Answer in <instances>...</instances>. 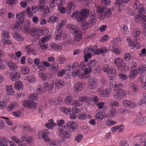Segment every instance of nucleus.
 Returning a JSON list of instances; mask_svg holds the SVG:
<instances>
[{
	"instance_id": "nucleus-49",
	"label": "nucleus",
	"mask_w": 146,
	"mask_h": 146,
	"mask_svg": "<svg viewBox=\"0 0 146 146\" xmlns=\"http://www.w3.org/2000/svg\"><path fill=\"white\" fill-rule=\"evenodd\" d=\"M125 0H116L114 3L115 5L119 7L121 4L124 3Z\"/></svg>"
},
{
	"instance_id": "nucleus-54",
	"label": "nucleus",
	"mask_w": 146,
	"mask_h": 146,
	"mask_svg": "<svg viewBox=\"0 0 146 146\" xmlns=\"http://www.w3.org/2000/svg\"><path fill=\"white\" fill-rule=\"evenodd\" d=\"M116 123V121H111L110 120L106 121V124L108 126L111 125H114Z\"/></svg>"
},
{
	"instance_id": "nucleus-31",
	"label": "nucleus",
	"mask_w": 146,
	"mask_h": 146,
	"mask_svg": "<svg viewBox=\"0 0 146 146\" xmlns=\"http://www.w3.org/2000/svg\"><path fill=\"white\" fill-rule=\"evenodd\" d=\"M114 86L117 89L116 90H122L123 86L122 84L119 82H116L114 84Z\"/></svg>"
},
{
	"instance_id": "nucleus-22",
	"label": "nucleus",
	"mask_w": 146,
	"mask_h": 146,
	"mask_svg": "<svg viewBox=\"0 0 146 146\" xmlns=\"http://www.w3.org/2000/svg\"><path fill=\"white\" fill-rule=\"evenodd\" d=\"M139 80L142 83V88L146 90V78L143 76H141Z\"/></svg>"
},
{
	"instance_id": "nucleus-10",
	"label": "nucleus",
	"mask_w": 146,
	"mask_h": 146,
	"mask_svg": "<svg viewBox=\"0 0 146 146\" xmlns=\"http://www.w3.org/2000/svg\"><path fill=\"white\" fill-rule=\"evenodd\" d=\"M97 18L96 17L95 14H94L90 17V20L87 21L92 27V26L95 25L97 21Z\"/></svg>"
},
{
	"instance_id": "nucleus-9",
	"label": "nucleus",
	"mask_w": 146,
	"mask_h": 146,
	"mask_svg": "<svg viewBox=\"0 0 146 146\" xmlns=\"http://www.w3.org/2000/svg\"><path fill=\"white\" fill-rule=\"evenodd\" d=\"M65 82L62 80L57 79L55 82V88L57 89L62 88L65 85Z\"/></svg>"
},
{
	"instance_id": "nucleus-3",
	"label": "nucleus",
	"mask_w": 146,
	"mask_h": 146,
	"mask_svg": "<svg viewBox=\"0 0 146 146\" xmlns=\"http://www.w3.org/2000/svg\"><path fill=\"white\" fill-rule=\"evenodd\" d=\"M134 20L137 23L139 22L140 21H144L141 25V27L143 29V34L146 36V16L138 14L135 16Z\"/></svg>"
},
{
	"instance_id": "nucleus-8",
	"label": "nucleus",
	"mask_w": 146,
	"mask_h": 146,
	"mask_svg": "<svg viewBox=\"0 0 146 146\" xmlns=\"http://www.w3.org/2000/svg\"><path fill=\"white\" fill-rule=\"evenodd\" d=\"M96 78H92L89 80L88 84L89 88L90 89H94L96 88Z\"/></svg>"
},
{
	"instance_id": "nucleus-41",
	"label": "nucleus",
	"mask_w": 146,
	"mask_h": 146,
	"mask_svg": "<svg viewBox=\"0 0 146 146\" xmlns=\"http://www.w3.org/2000/svg\"><path fill=\"white\" fill-rule=\"evenodd\" d=\"M38 32V30L36 28H33L32 29L30 28V31L28 33L29 34L31 35H34Z\"/></svg>"
},
{
	"instance_id": "nucleus-21",
	"label": "nucleus",
	"mask_w": 146,
	"mask_h": 146,
	"mask_svg": "<svg viewBox=\"0 0 146 146\" xmlns=\"http://www.w3.org/2000/svg\"><path fill=\"white\" fill-rule=\"evenodd\" d=\"M117 69L121 72H125L128 70V67L126 66L124 63L119 67H117Z\"/></svg>"
},
{
	"instance_id": "nucleus-32",
	"label": "nucleus",
	"mask_w": 146,
	"mask_h": 146,
	"mask_svg": "<svg viewBox=\"0 0 146 146\" xmlns=\"http://www.w3.org/2000/svg\"><path fill=\"white\" fill-rule=\"evenodd\" d=\"M7 65L9 68L13 71H15L17 68V66L15 63H13L12 62H8Z\"/></svg>"
},
{
	"instance_id": "nucleus-14",
	"label": "nucleus",
	"mask_w": 146,
	"mask_h": 146,
	"mask_svg": "<svg viewBox=\"0 0 146 146\" xmlns=\"http://www.w3.org/2000/svg\"><path fill=\"white\" fill-rule=\"evenodd\" d=\"M49 68L50 70L55 73L58 70V65L56 63H54L50 65Z\"/></svg>"
},
{
	"instance_id": "nucleus-53",
	"label": "nucleus",
	"mask_w": 146,
	"mask_h": 146,
	"mask_svg": "<svg viewBox=\"0 0 146 146\" xmlns=\"http://www.w3.org/2000/svg\"><path fill=\"white\" fill-rule=\"evenodd\" d=\"M66 70L63 69L59 71L57 74V75L59 77H61L65 74Z\"/></svg>"
},
{
	"instance_id": "nucleus-62",
	"label": "nucleus",
	"mask_w": 146,
	"mask_h": 146,
	"mask_svg": "<svg viewBox=\"0 0 146 146\" xmlns=\"http://www.w3.org/2000/svg\"><path fill=\"white\" fill-rule=\"evenodd\" d=\"M28 80L29 81V82L33 83L36 81V79L34 76H32L28 78Z\"/></svg>"
},
{
	"instance_id": "nucleus-51",
	"label": "nucleus",
	"mask_w": 146,
	"mask_h": 146,
	"mask_svg": "<svg viewBox=\"0 0 146 146\" xmlns=\"http://www.w3.org/2000/svg\"><path fill=\"white\" fill-rule=\"evenodd\" d=\"M83 138L82 134L77 135L75 138V141L78 142H80Z\"/></svg>"
},
{
	"instance_id": "nucleus-39",
	"label": "nucleus",
	"mask_w": 146,
	"mask_h": 146,
	"mask_svg": "<svg viewBox=\"0 0 146 146\" xmlns=\"http://www.w3.org/2000/svg\"><path fill=\"white\" fill-rule=\"evenodd\" d=\"M9 143L8 141H6L4 139H0V146H9L8 144Z\"/></svg>"
},
{
	"instance_id": "nucleus-43",
	"label": "nucleus",
	"mask_w": 146,
	"mask_h": 146,
	"mask_svg": "<svg viewBox=\"0 0 146 146\" xmlns=\"http://www.w3.org/2000/svg\"><path fill=\"white\" fill-rule=\"evenodd\" d=\"M11 139L17 143L19 146L22 144V142L21 141L19 140L15 137L12 136L11 137Z\"/></svg>"
},
{
	"instance_id": "nucleus-7",
	"label": "nucleus",
	"mask_w": 146,
	"mask_h": 146,
	"mask_svg": "<svg viewBox=\"0 0 146 146\" xmlns=\"http://www.w3.org/2000/svg\"><path fill=\"white\" fill-rule=\"evenodd\" d=\"M84 89L83 83L82 82H78L74 85L73 88L74 91L76 92H80Z\"/></svg>"
},
{
	"instance_id": "nucleus-15",
	"label": "nucleus",
	"mask_w": 146,
	"mask_h": 146,
	"mask_svg": "<svg viewBox=\"0 0 146 146\" xmlns=\"http://www.w3.org/2000/svg\"><path fill=\"white\" fill-rule=\"evenodd\" d=\"M20 73L19 72H17L12 74H10L11 79L13 81H15L16 80L19 79L20 77Z\"/></svg>"
},
{
	"instance_id": "nucleus-48",
	"label": "nucleus",
	"mask_w": 146,
	"mask_h": 146,
	"mask_svg": "<svg viewBox=\"0 0 146 146\" xmlns=\"http://www.w3.org/2000/svg\"><path fill=\"white\" fill-rule=\"evenodd\" d=\"M33 139L32 137L31 136L27 138L25 140L26 143L27 144L31 145L33 141Z\"/></svg>"
},
{
	"instance_id": "nucleus-18",
	"label": "nucleus",
	"mask_w": 146,
	"mask_h": 146,
	"mask_svg": "<svg viewBox=\"0 0 146 146\" xmlns=\"http://www.w3.org/2000/svg\"><path fill=\"white\" fill-rule=\"evenodd\" d=\"M13 35L14 38L18 41H23L24 39V38L18 33L14 32Z\"/></svg>"
},
{
	"instance_id": "nucleus-29",
	"label": "nucleus",
	"mask_w": 146,
	"mask_h": 146,
	"mask_svg": "<svg viewBox=\"0 0 146 146\" xmlns=\"http://www.w3.org/2000/svg\"><path fill=\"white\" fill-rule=\"evenodd\" d=\"M143 98L138 102L139 105H141L143 104L146 105V92H145L143 94Z\"/></svg>"
},
{
	"instance_id": "nucleus-40",
	"label": "nucleus",
	"mask_w": 146,
	"mask_h": 146,
	"mask_svg": "<svg viewBox=\"0 0 146 146\" xmlns=\"http://www.w3.org/2000/svg\"><path fill=\"white\" fill-rule=\"evenodd\" d=\"M16 19H18L20 21V22L22 23L24 19V17L22 15L21 13H19L17 14L16 13Z\"/></svg>"
},
{
	"instance_id": "nucleus-2",
	"label": "nucleus",
	"mask_w": 146,
	"mask_h": 146,
	"mask_svg": "<svg viewBox=\"0 0 146 146\" xmlns=\"http://www.w3.org/2000/svg\"><path fill=\"white\" fill-rule=\"evenodd\" d=\"M69 29L70 32L74 34L75 36L74 40L76 42H79L82 37V33L80 29L76 25L74 26L72 25H69Z\"/></svg>"
},
{
	"instance_id": "nucleus-4",
	"label": "nucleus",
	"mask_w": 146,
	"mask_h": 146,
	"mask_svg": "<svg viewBox=\"0 0 146 146\" xmlns=\"http://www.w3.org/2000/svg\"><path fill=\"white\" fill-rule=\"evenodd\" d=\"M66 126L67 128H68L69 131L70 132H74L78 127L77 124L73 121L67 122Z\"/></svg>"
},
{
	"instance_id": "nucleus-6",
	"label": "nucleus",
	"mask_w": 146,
	"mask_h": 146,
	"mask_svg": "<svg viewBox=\"0 0 146 146\" xmlns=\"http://www.w3.org/2000/svg\"><path fill=\"white\" fill-rule=\"evenodd\" d=\"M58 135L60 138H62V139L64 140L65 138L68 139L70 137L71 135L70 133H68L65 130L62 129L59 130Z\"/></svg>"
},
{
	"instance_id": "nucleus-57",
	"label": "nucleus",
	"mask_w": 146,
	"mask_h": 146,
	"mask_svg": "<svg viewBox=\"0 0 146 146\" xmlns=\"http://www.w3.org/2000/svg\"><path fill=\"white\" fill-rule=\"evenodd\" d=\"M122 126V125H118L115 126L111 128V130L113 132H115L119 128Z\"/></svg>"
},
{
	"instance_id": "nucleus-5",
	"label": "nucleus",
	"mask_w": 146,
	"mask_h": 146,
	"mask_svg": "<svg viewBox=\"0 0 146 146\" xmlns=\"http://www.w3.org/2000/svg\"><path fill=\"white\" fill-rule=\"evenodd\" d=\"M126 92L124 90H121L113 96L114 98L117 100H120L125 98L127 95Z\"/></svg>"
},
{
	"instance_id": "nucleus-60",
	"label": "nucleus",
	"mask_w": 146,
	"mask_h": 146,
	"mask_svg": "<svg viewBox=\"0 0 146 146\" xmlns=\"http://www.w3.org/2000/svg\"><path fill=\"white\" fill-rule=\"evenodd\" d=\"M21 113V112L19 110L16 111L15 112H13V115L17 117H19Z\"/></svg>"
},
{
	"instance_id": "nucleus-46",
	"label": "nucleus",
	"mask_w": 146,
	"mask_h": 146,
	"mask_svg": "<svg viewBox=\"0 0 146 146\" xmlns=\"http://www.w3.org/2000/svg\"><path fill=\"white\" fill-rule=\"evenodd\" d=\"M137 74L135 73V71L134 70H131L129 75V78L130 79H133L136 76Z\"/></svg>"
},
{
	"instance_id": "nucleus-52",
	"label": "nucleus",
	"mask_w": 146,
	"mask_h": 146,
	"mask_svg": "<svg viewBox=\"0 0 146 146\" xmlns=\"http://www.w3.org/2000/svg\"><path fill=\"white\" fill-rule=\"evenodd\" d=\"M87 114L86 113L80 114L78 116V118L80 119H85L87 117Z\"/></svg>"
},
{
	"instance_id": "nucleus-12",
	"label": "nucleus",
	"mask_w": 146,
	"mask_h": 146,
	"mask_svg": "<svg viewBox=\"0 0 146 146\" xmlns=\"http://www.w3.org/2000/svg\"><path fill=\"white\" fill-rule=\"evenodd\" d=\"M141 33V31L139 29L134 30L133 32V35L135 41L139 40V36Z\"/></svg>"
},
{
	"instance_id": "nucleus-44",
	"label": "nucleus",
	"mask_w": 146,
	"mask_h": 146,
	"mask_svg": "<svg viewBox=\"0 0 146 146\" xmlns=\"http://www.w3.org/2000/svg\"><path fill=\"white\" fill-rule=\"evenodd\" d=\"M29 69L27 67H24L21 70V72L22 74L25 75L28 73L29 72Z\"/></svg>"
},
{
	"instance_id": "nucleus-17",
	"label": "nucleus",
	"mask_w": 146,
	"mask_h": 146,
	"mask_svg": "<svg viewBox=\"0 0 146 146\" xmlns=\"http://www.w3.org/2000/svg\"><path fill=\"white\" fill-rule=\"evenodd\" d=\"M117 72L115 70H113L109 74V78L110 80H114L116 78Z\"/></svg>"
},
{
	"instance_id": "nucleus-64",
	"label": "nucleus",
	"mask_w": 146,
	"mask_h": 146,
	"mask_svg": "<svg viewBox=\"0 0 146 146\" xmlns=\"http://www.w3.org/2000/svg\"><path fill=\"white\" fill-rule=\"evenodd\" d=\"M48 142H50L49 144V146H57V143L55 141H51L50 139L49 141Z\"/></svg>"
},
{
	"instance_id": "nucleus-42",
	"label": "nucleus",
	"mask_w": 146,
	"mask_h": 146,
	"mask_svg": "<svg viewBox=\"0 0 146 146\" xmlns=\"http://www.w3.org/2000/svg\"><path fill=\"white\" fill-rule=\"evenodd\" d=\"M121 30L125 34H127L129 32L127 26L125 25H123L122 26L121 29Z\"/></svg>"
},
{
	"instance_id": "nucleus-35",
	"label": "nucleus",
	"mask_w": 146,
	"mask_h": 146,
	"mask_svg": "<svg viewBox=\"0 0 146 146\" xmlns=\"http://www.w3.org/2000/svg\"><path fill=\"white\" fill-rule=\"evenodd\" d=\"M111 9L110 8H109L104 13V15L103 17L104 19L105 17H111L112 13L111 12Z\"/></svg>"
},
{
	"instance_id": "nucleus-59",
	"label": "nucleus",
	"mask_w": 146,
	"mask_h": 146,
	"mask_svg": "<svg viewBox=\"0 0 146 146\" xmlns=\"http://www.w3.org/2000/svg\"><path fill=\"white\" fill-rule=\"evenodd\" d=\"M118 76L120 78L123 80H126L127 78L125 74H122L121 73H119Z\"/></svg>"
},
{
	"instance_id": "nucleus-37",
	"label": "nucleus",
	"mask_w": 146,
	"mask_h": 146,
	"mask_svg": "<svg viewBox=\"0 0 146 146\" xmlns=\"http://www.w3.org/2000/svg\"><path fill=\"white\" fill-rule=\"evenodd\" d=\"M139 71H137V72L138 73L140 74H143L144 72L146 71V67L143 66H139Z\"/></svg>"
},
{
	"instance_id": "nucleus-38",
	"label": "nucleus",
	"mask_w": 146,
	"mask_h": 146,
	"mask_svg": "<svg viewBox=\"0 0 146 146\" xmlns=\"http://www.w3.org/2000/svg\"><path fill=\"white\" fill-rule=\"evenodd\" d=\"M104 118L102 113V112H99L96 114L95 116L96 119L98 121H100L102 119Z\"/></svg>"
},
{
	"instance_id": "nucleus-30",
	"label": "nucleus",
	"mask_w": 146,
	"mask_h": 146,
	"mask_svg": "<svg viewBox=\"0 0 146 146\" xmlns=\"http://www.w3.org/2000/svg\"><path fill=\"white\" fill-rule=\"evenodd\" d=\"M88 22L87 21L85 23H84L81 25V29L83 30H85L87 29L88 28H90L91 27V26L90 25Z\"/></svg>"
},
{
	"instance_id": "nucleus-13",
	"label": "nucleus",
	"mask_w": 146,
	"mask_h": 146,
	"mask_svg": "<svg viewBox=\"0 0 146 146\" xmlns=\"http://www.w3.org/2000/svg\"><path fill=\"white\" fill-rule=\"evenodd\" d=\"M23 86L21 81H18L15 82V88L16 89L19 90L20 91H22Z\"/></svg>"
},
{
	"instance_id": "nucleus-58",
	"label": "nucleus",
	"mask_w": 146,
	"mask_h": 146,
	"mask_svg": "<svg viewBox=\"0 0 146 146\" xmlns=\"http://www.w3.org/2000/svg\"><path fill=\"white\" fill-rule=\"evenodd\" d=\"M109 38V36L108 35H105L101 38V39L100 40V41L101 42H104L107 41Z\"/></svg>"
},
{
	"instance_id": "nucleus-50",
	"label": "nucleus",
	"mask_w": 146,
	"mask_h": 146,
	"mask_svg": "<svg viewBox=\"0 0 146 146\" xmlns=\"http://www.w3.org/2000/svg\"><path fill=\"white\" fill-rule=\"evenodd\" d=\"M131 101L128 100H124L123 101V105L125 107H129Z\"/></svg>"
},
{
	"instance_id": "nucleus-61",
	"label": "nucleus",
	"mask_w": 146,
	"mask_h": 146,
	"mask_svg": "<svg viewBox=\"0 0 146 146\" xmlns=\"http://www.w3.org/2000/svg\"><path fill=\"white\" fill-rule=\"evenodd\" d=\"M131 58V55L129 53H127L124 55L125 59L127 60H129Z\"/></svg>"
},
{
	"instance_id": "nucleus-33",
	"label": "nucleus",
	"mask_w": 146,
	"mask_h": 146,
	"mask_svg": "<svg viewBox=\"0 0 146 146\" xmlns=\"http://www.w3.org/2000/svg\"><path fill=\"white\" fill-rule=\"evenodd\" d=\"M130 88L132 90V92L136 93L138 90L137 86L133 83L131 84L130 85Z\"/></svg>"
},
{
	"instance_id": "nucleus-25",
	"label": "nucleus",
	"mask_w": 146,
	"mask_h": 146,
	"mask_svg": "<svg viewBox=\"0 0 146 146\" xmlns=\"http://www.w3.org/2000/svg\"><path fill=\"white\" fill-rule=\"evenodd\" d=\"M135 137L137 139H139V143L142 145V146H146V139L144 137L140 138L139 136H136Z\"/></svg>"
},
{
	"instance_id": "nucleus-19",
	"label": "nucleus",
	"mask_w": 146,
	"mask_h": 146,
	"mask_svg": "<svg viewBox=\"0 0 146 146\" xmlns=\"http://www.w3.org/2000/svg\"><path fill=\"white\" fill-rule=\"evenodd\" d=\"M114 62L117 67H119L123 63V60L120 58H115L114 60Z\"/></svg>"
},
{
	"instance_id": "nucleus-28",
	"label": "nucleus",
	"mask_w": 146,
	"mask_h": 146,
	"mask_svg": "<svg viewBox=\"0 0 146 146\" xmlns=\"http://www.w3.org/2000/svg\"><path fill=\"white\" fill-rule=\"evenodd\" d=\"M116 114V110L113 108H111L108 113L109 116L110 117H112L115 116Z\"/></svg>"
},
{
	"instance_id": "nucleus-34",
	"label": "nucleus",
	"mask_w": 146,
	"mask_h": 146,
	"mask_svg": "<svg viewBox=\"0 0 146 146\" xmlns=\"http://www.w3.org/2000/svg\"><path fill=\"white\" fill-rule=\"evenodd\" d=\"M96 63V60L95 59H92L89 61L86 65L87 66L93 68L95 66Z\"/></svg>"
},
{
	"instance_id": "nucleus-26",
	"label": "nucleus",
	"mask_w": 146,
	"mask_h": 146,
	"mask_svg": "<svg viewBox=\"0 0 146 146\" xmlns=\"http://www.w3.org/2000/svg\"><path fill=\"white\" fill-rule=\"evenodd\" d=\"M73 101L71 97L69 96H68L66 98L65 100V104L68 105H72V104H73Z\"/></svg>"
},
{
	"instance_id": "nucleus-11",
	"label": "nucleus",
	"mask_w": 146,
	"mask_h": 146,
	"mask_svg": "<svg viewBox=\"0 0 146 146\" xmlns=\"http://www.w3.org/2000/svg\"><path fill=\"white\" fill-rule=\"evenodd\" d=\"M50 134L49 131L48 129H44L43 132V135L42 136V138L43 139L45 142H48L49 141L50 139L48 137Z\"/></svg>"
},
{
	"instance_id": "nucleus-47",
	"label": "nucleus",
	"mask_w": 146,
	"mask_h": 146,
	"mask_svg": "<svg viewBox=\"0 0 146 146\" xmlns=\"http://www.w3.org/2000/svg\"><path fill=\"white\" fill-rule=\"evenodd\" d=\"M29 97L32 100H36L37 99V94L35 93L32 94L30 95Z\"/></svg>"
},
{
	"instance_id": "nucleus-16",
	"label": "nucleus",
	"mask_w": 146,
	"mask_h": 146,
	"mask_svg": "<svg viewBox=\"0 0 146 146\" xmlns=\"http://www.w3.org/2000/svg\"><path fill=\"white\" fill-rule=\"evenodd\" d=\"M100 95L101 97H106L108 96L110 94L108 89L101 90L100 92Z\"/></svg>"
},
{
	"instance_id": "nucleus-55",
	"label": "nucleus",
	"mask_w": 146,
	"mask_h": 146,
	"mask_svg": "<svg viewBox=\"0 0 146 146\" xmlns=\"http://www.w3.org/2000/svg\"><path fill=\"white\" fill-rule=\"evenodd\" d=\"M110 105L112 106H117L119 105V103L117 102L111 101L110 102Z\"/></svg>"
},
{
	"instance_id": "nucleus-36",
	"label": "nucleus",
	"mask_w": 146,
	"mask_h": 146,
	"mask_svg": "<svg viewBox=\"0 0 146 146\" xmlns=\"http://www.w3.org/2000/svg\"><path fill=\"white\" fill-rule=\"evenodd\" d=\"M84 53L85 54L84 55V61L86 62L88 61V59H90L92 56L91 53H86L85 50H84Z\"/></svg>"
},
{
	"instance_id": "nucleus-20",
	"label": "nucleus",
	"mask_w": 146,
	"mask_h": 146,
	"mask_svg": "<svg viewBox=\"0 0 146 146\" xmlns=\"http://www.w3.org/2000/svg\"><path fill=\"white\" fill-rule=\"evenodd\" d=\"M39 3L37 6V9H38V11L40 10V11L42 10L44 6L45 3L44 0H39Z\"/></svg>"
},
{
	"instance_id": "nucleus-23",
	"label": "nucleus",
	"mask_w": 146,
	"mask_h": 146,
	"mask_svg": "<svg viewBox=\"0 0 146 146\" xmlns=\"http://www.w3.org/2000/svg\"><path fill=\"white\" fill-rule=\"evenodd\" d=\"M50 46L53 48L55 50L60 51L62 50L61 46L59 45L54 43H52L50 44Z\"/></svg>"
},
{
	"instance_id": "nucleus-24",
	"label": "nucleus",
	"mask_w": 146,
	"mask_h": 146,
	"mask_svg": "<svg viewBox=\"0 0 146 146\" xmlns=\"http://www.w3.org/2000/svg\"><path fill=\"white\" fill-rule=\"evenodd\" d=\"M111 67L107 65H105L103 67V70L104 72L107 73L108 74H109L110 72H111L113 70Z\"/></svg>"
},
{
	"instance_id": "nucleus-1",
	"label": "nucleus",
	"mask_w": 146,
	"mask_h": 146,
	"mask_svg": "<svg viewBox=\"0 0 146 146\" xmlns=\"http://www.w3.org/2000/svg\"><path fill=\"white\" fill-rule=\"evenodd\" d=\"M89 11L86 9H82L80 11H74L72 14V17H76L77 21L80 23H82L89 15Z\"/></svg>"
},
{
	"instance_id": "nucleus-56",
	"label": "nucleus",
	"mask_w": 146,
	"mask_h": 146,
	"mask_svg": "<svg viewBox=\"0 0 146 146\" xmlns=\"http://www.w3.org/2000/svg\"><path fill=\"white\" fill-rule=\"evenodd\" d=\"M30 104H29V106L30 107L29 108L33 109L36 107L37 104L35 102L30 101Z\"/></svg>"
},
{
	"instance_id": "nucleus-63",
	"label": "nucleus",
	"mask_w": 146,
	"mask_h": 146,
	"mask_svg": "<svg viewBox=\"0 0 146 146\" xmlns=\"http://www.w3.org/2000/svg\"><path fill=\"white\" fill-rule=\"evenodd\" d=\"M120 146H129L127 141L123 140L121 141L119 143Z\"/></svg>"
},
{
	"instance_id": "nucleus-27",
	"label": "nucleus",
	"mask_w": 146,
	"mask_h": 146,
	"mask_svg": "<svg viewBox=\"0 0 146 146\" xmlns=\"http://www.w3.org/2000/svg\"><path fill=\"white\" fill-rule=\"evenodd\" d=\"M6 90L7 91V93L8 95H13L14 94V92L12 86H7L6 87Z\"/></svg>"
},
{
	"instance_id": "nucleus-45",
	"label": "nucleus",
	"mask_w": 146,
	"mask_h": 146,
	"mask_svg": "<svg viewBox=\"0 0 146 146\" xmlns=\"http://www.w3.org/2000/svg\"><path fill=\"white\" fill-rule=\"evenodd\" d=\"M31 24L27 22L24 25V29L28 33L29 31L30 27Z\"/></svg>"
}]
</instances>
